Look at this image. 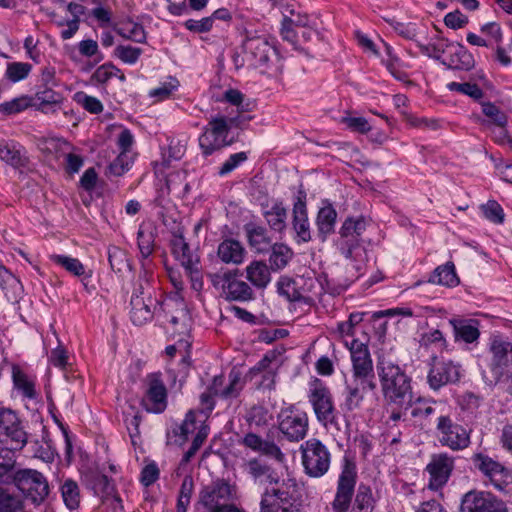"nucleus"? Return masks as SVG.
I'll return each instance as SVG.
<instances>
[{
	"label": "nucleus",
	"mask_w": 512,
	"mask_h": 512,
	"mask_svg": "<svg viewBox=\"0 0 512 512\" xmlns=\"http://www.w3.org/2000/svg\"><path fill=\"white\" fill-rule=\"evenodd\" d=\"M357 472L354 463L345 460L338 477L331 508L333 512H373L376 500L370 486L360 484L356 490Z\"/></svg>",
	"instance_id": "f257e3e1"
},
{
	"label": "nucleus",
	"mask_w": 512,
	"mask_h": 512,
	"mask_svg": "<svg viewBox=\"0 0 512 512\" xmlns=\"http://www.w3.org/2000/svg\"><path fill=\"white\" fill-rule=\"evenodd\" d=\"M376 367L386 403L407 409L413 399L411 378L399 365L384 357L378 359Z\"/></svg>",
	"instance_id": "f03ea898"
},
{
	"label": "nucleus",
	"mask_w": 512,
	"mask_h": 512,
	"mask_svg": "<svg viewBox=\"0 0 512 512\" xmlns=\"http://www.w3.org/2000/svg\"><path fill=\"white\" fill-rule=\"evenodd\" d=\"M274 8L282 15L280 33L282 39L299 49L300 39L298 30L302 29V38L308 41L316 33L315 19L302 11L294 0H271Z\"/></svg>",
	"instance_id": "7ed1b4c3"
},
{
	"label": "nucleus",
	"mask_w": 512,
	"mask_h": 512,
	"mask_svg": "<svg viewBox=\"0 0 512 512\" xmlns=\"http://www.w3.org/2000/svg\"><path fill=\"white\" fill-rule=\"evenodd\" d=\"M489 353L491 358L482 369V379L489 386L508 383V390L512 393V343L494 336L490 342Z\"/></svg>",
	"instance_id": "20e7f679"
},
{
	"label": "nucleus",
	"mask_w": 512,
	"mask_h": 512,
	"mask_svg": "<svg viewBox=\"0 0 512 512\" xmlns=\"http://www.w3.org/2000/svg\"><path fill=\"white\" fill-rule=\"evenodd\" d=\"M35 506L41 505L50 493L46 477L35 469H18L11 476V482Z\"/></svg>",
	"instance_id": "39448f33"
},
{
	"label": "nucleus",
	"mask_w": 512,
	"mask_h": 512,
	"mask_svg": "<svg viewBox=\"0 0 512 512\" xmlns=\"http://www.w3.org/2000/svg\"><path fill=\"white\" fill-rule=\"evenodd\" d=\"M297 501L298 485L295 480L288 479L279 487L264 492L260 510L261 512H300Z\"/></svg>",
	"instance_id": "423d86ee"
},
{
	"label": "nucleus",
	"mask_w": 512,
	"mask_h": 512,
	"mask_svg": "<svg viewBox=\"0 0 512 512\" xmlns=\"http://www.w3.org/2000/svg\"><path fill=\"white\" fill-rule=\"evenodd\" d=\"M236 499L237 487L221 478L200 490L196 505L201 506L207 512H215Z\"/></svg>",
	"instance_id": "0eeeda50"
},
{
	"label": "nucleus",
	"mask_w": 512,
	"mask_h": 512,
	"mask_svg": "<svg viewBox=\"0 0 512 512\" xmlns=\"http://www.w3.org/2000/svg\"><path fill=\"white\" fill-rule=\"evenodd\" d=\"M244 47L247 60L262 73L277 66L278 53L274 41L265 37L250 38Z\"/></svg>",
	"instance_id": "6e6552de"
},
{
	"label": "nucleus",
	"mask_w": 512,
	"mask_h": 512,
	"mask_svg": "<svg viewBox=\"0 0 512 512\" xmlns=\"http://www.w3.org/2000/svg\"><path fill=\"white\" fill-rule=\"evenodd\" d=\"M300 451L302 453V464L307 475L318 478L328 471L330 453L320 440L312 438L305 441L301 445Z\"/></svg>",
	"instance_id": "1a4fd4ad"
},
{
	"label": "nucleus",
	"mask_w": 512,
	"mask_h": 512,
	"mask_svg": "<svg viewBox=\"0 0 512 512\" xmlns=\"http://www.w3.org/2000/svg\"><path fill=\"white\" fill-rule=\"evenodd\" d=\"M309 401L317 420L326 428H338L336 411L330 390L320 380H315L310 390Z\"/></svg>",
	"instance_id": "9d476101"
},
{
	"label": "nucleus",
	"mask_w": 512,
	"mask_h": 512,
	"mask_svg": "<svg viewBox=\"0 0 512 512\" xmlns=\"http://www.w3.org/2000/svg\"><path fill=\"white\" fill-rule=\"evenodd\" d=\"M366 230V222L363 217L357 219L347 218L340 229V250L346 259L357 260L361 256L360 242L362 234Z\"/></svg>",
	"instance_id": "9b49d317"
},
{
	"label": "nucleus",
	"mask_w": 512,
	"mask_h": 512,
	"mask_svg": "<svg viewBox=\"0 0 512 512\" xmlns=\"http://www.w3.org/2000/svg\"><path fill=\"white\" fill-rule=\"evenodd\" d=\"M27 440L28 434L18 415L11 409L0 408V442L10 444L11 449L21 450Z\"/></svg>",
	"instance_id": "f8f14e48"
},
{
	"label": "nucleus",
	"mask_w": 512,
	"mask_h": 512,
	"mask_svg": "<svg viewBox=\"0 0 512 512\" xmlns=\"http://www.w3.org/2000/svg\"><path fill=\"white\" fill-rule=\"evenodd\" d=\"M473 463L495 489L507 491L512 484V471L491 457L478 453L474 455Z\"/></svg>",
	"instance_id": "ddd939ff"
},
{
	"label": "nucleus",
	"mask_w": 512,
	"mask_h": 512,
	"mask_svg": "<svg viewBox=\"0 0 512 512\" xmlns=\"http://www.w3.org/2000/svg\"><path fill=\"white\" fill-rule=\"evenodd\" d=\"M352 360L353 379L368 381L370 390L376 388L372 359L367 345L353 340L349 347Z\"/></svg>",
	"instance_id": "4468645a"
},
{
	"label": "nucleus",
	"mask_w": 512,
	"mask_h": 512,
	"mask_svg": "<svg viewBox=\"0 0 512 512\" xmlns=\"http://www.w3.org/2000/svg\"><path fill=\"white\" fill-rule=\"evenodd\" d=\"M461 512H508L505 503L489 492L471 490L464 494Z\"/></svg>",
	"instance_id": "2eb2a0df"
},
{
	"label": "nucleus",
	"mask_w": 512,
	"mask_h": 512,
	"mask_svg": "<svg viewBox=\"0 0 512 512\" xmlns=\"http://www.w3.org/2000/svg\"><path fill=\"white\" fill-rule=\"evenodd\" d=\"M441 46L442 50L434 48V53L430 56L442 58L443 64L452 69L469 70L474 66V58L463 44L446 42Z\"/></svg>",
	"instance_id": "dca6fc26"
},
{
	"label": "nucleus",
	"mask_w": 512,
	"mask_h": 512,
	"mask_svg": "<svg viewBox=\"0 0 512 512\" xmlns=\"http://www.w3.org/2000/svg\"><path fill=\"white\" fill-rule=\"evenodd\" d=\"M437 429L441 433L440 443L454 451L463 450L470 444L469 431L452 422L448 416H440L438 418Z\"/></svg>",
	"instance_id": "f3484780"
},
{
	"label": "nucleus",
	"mask_w": 512,
	"mask_h": 512,
	"mask_svg": "<svg viewBox=\"0 0 512 512\" xmlns=\"http://www.w3.org/2000/svg\"><path fill=\"white\" fill-rule=\"evenodd\" d=\"M460 379V367L450 360H439L433 357L427 375V381L437 391L445 385L456 383Z\"/></svg>",
	"instance_id": "a211bd4d"
},
{
	"label": "nucleus",
	"mask_w": 512,
	"mask_h": 512,
	"mask_svg": "<svg viewBox=\"0 0 512 512\" xmlns=\"http://www.w3.org/2000/svg\"><path fill=\"white\" fill-rule=\"evenodd\" d=\"M146 396L142 405L148 412L161 413L167 407V389L159 373L148 374L145 379Z\"/></svg>",
	"instance_id": "6ab92c4d"
},
{
	"label": "nucleus",
	"mask_w": 512,
	"mask_h": 512,
	"mask_svg": "<svg viewBox=\"0 0 512 512\" xmlns=\"http://www.w3.org/2000/svg\"><path fill=\"white\" fill-rule=\"evenodd\" d=\"M158 301L146 292L142 284L135 289L130 301V318L135 325L141 326L153 318V309Z\"/></svg>",
	"instance_id": "aec40b11"
},
{
	"label": "nucleus",
	"mask_w": 512,
	"mask_h": 512,
	"mask_svg": "<svg viewBox=\"0 0 512 512\" xmlns=\"http://www.w3.org/2000/svg\"><path fill=\"white\" fill-rule=\"evenodd\" d=\"M454 467V460L447 454L434 455L427 465L430 474L429 488L438 490L448 481Z\"/></svg>",
	"instance_id": "412c9836"
},
{
	"label": "nucleus",
	"mask_w": 512,
	"mask_h": 512,
	"mask_svg": "<svg viewBox=\"0 0 512 512\" xmlns=\"http://www.w3.org/2000/svg\"><path fill=\"white\" fill-rule=\"evenodd\" d=\"M238 269L226 271L227 284H223V292L229 301L246 302L255 298L254 291L245 281L237 278Z\"/></svg>",
	"instance_id": "4be33fe9"
},
{
	"label": "nucleus",
	"mask_w": 512,
	"mask_h": 512,
	"mask_svg": "<svg viewBox=\"0 0 512 512\" xmlns=\"http://www.w3.org/2000/svg\"><path fill=\"white\" fill-rule=\"evenodd\" d=\"M292 224L298 241L308 242L311 240V229L306 209V193L302 189L298 191L297 201L293 206Z\"/></svg>",
	"instance_id": "5701e85b"
},
{
	"label": "nucleus",
	"mask_w": 512,
	"mask_h": 512,
	"mask_svg": "<svg viewBox=\"0 0 512 512\" xmlns=\"http://www.w3.org/2000/svg\"><path fill=\"white\" fill-rule=\"evenodd\" d=\"M279 430L291 442H298L307 434L308 416L305 412L291 413L282 418Z\"/></svg>",
	"instance_id": "b1692460"
},
{
	"label": "nucleus",
	"mask_w": 512,
	"mask_h": 512,
	"mask_svg": "<svg viewBox=\"0 0 512 512\" xmlns=\"http://www.w3.org/2000/svg\"><path fill=\"white\" fill-rule=\"evenodd\" d=\"M235 139L233 130H205L199 137V145L203 153L209 155L215 150L232 144Z\"/></svg>",
	"instance_id": "393cba45"
},
{
	"label": "nucleus",
	"mask_w": 512,
	"mask_h": 512,
	"mask_svg": "<svg viewBox=\"0 0 512 512\" xmlns=\"http://www.w3.org/2000/svg\"><path fill=\"white\" fill-rule=\"evenodd\" d=\"M244 231L250 247L258 253L267 252L273 245L265 227L250 222L244 225Z\"/></svg>",
	"instance_id": "a878e982"
},
{
	"label": "nucleus",
	"mask_w": 512,
	"mask_h": 512,
	"mask_svg": "<svg viewBox=\"0 0 512 512\" xmlns=\"http://www.w3.org/2000/svg\"><path fill=\"white\" fill-rule=\"evenodd\" d=\"M449 323L453 327L456 340H462L465 343H473L478 340L480 336L478 320L452 318L449 320Z\"/></svg>",
	"instance_id": "bb28decb"
},
{
	"label": "nucleus",
	"mask_w": 512,
	"mask_h": 512,
	"mask_svg": "<svg viewBox=\"0 0 512 512\" xmlns=\"http://www.w3.org/2000/svg\"><path fill=\"white\" fill-rule=\"evenodd\" d=\"M245 471L259 483L277 484L279 476L269 465L254 458L245 463Z\"/></svg>",
	"instance_id": "cd10ccee"
},
{
	"label": "nucleus",
	"mask_w": 512,
	"mask_h": 512,
	"mask_svg": "<svg viewBox=\"0 0 512 512\" xmlns=\"http://www.w3.org/2000/svg\"><path fill=\"white\" fill-rule=\"evenodd\" d=\"M89 485L94 493L99 496L103 502L111 501V504L121 503V499L115 495V488L110 479L103 474H94L89 480Z\"/></svg>",
	"instance_id": "c85d7f7f"
},
{
	"label": "nucleus",
	"mask_w": 512,
	"mask_h": 512,
	"mask_svg": "<svg viewBox=\"0 0 512 512\" xmlns=\"http://www.w3.org/2000/svg\"><path fill=\"white\" fill-rule=\"evenodd\" d=\"M179 87V80L176 77L169 75L164 77L157 87L150 89L147 96L151 100V103H161L171 99L178 91Z\"/></svg>",
	"instance_id": "c756f323"
},
{
	"label": "nucleus",
	"mask_w": 512,
	"mask_h": 512,
	"mask_svg": "<svg viewBox=\"0 0 512 512\" xmlns=\"http://www.w3.org/2000/svg\"><path fill=\"white\" fill-rule=\"evenodd\" d=\"M217 254L224 263L240 264L244 259L245 249L239 241L225 239L219 244Z\"/></svg>",
	"instance_id": "7c9ffc66"
},
{
	"label": "nucleus",
	"mask_w": 512,
	"mask_h": 512,
	"mask_svg": "<svg viewBox=\"0 0 512 512\" xmlns=\"http://www.w3.org/2000/svg\"><path fill=\"white\" fill-rule=\"evenodd\" d=\"M246 278L254 287L264 289L271 281L270 268L263 261H252L246 267Z\"/></svg>",
	"instance_id": "2f4dec72"
},
{
	"label": "nucleus",
	"mask_w": 512,
	"mask_h": 512,
	"mask_svg": "<svg viewBox=\"0 0 512 512\" xmlns=\"http://www.w3.org/2000/svg\"><path fill=\"white\" fill-rule=\"evenodd\" d=\"M369 382L351 379L346 381L347 396L345 400V407L349 411L358 409L363 401V392L367 389L370 390Z\"/></svg>",
	"instance_id": "473e14b6"
},
{
	"label": "nucleus",
	"mask_w": 512,
	"mask_h": 512,
	"mask_svg": "<svg viewBox=\"0 0 512 512\" xmlns=\"http://www.w3.org/2000/svg\"><path fill=\"white\" fill-rule=\"evenodd\" d=\"M31 108L40 111H46L48 108L59 105L62 102V95L52 88L45 87L38 90L34 95H30Z\"/></svg>",
	"instance_id": "72a5a7b5"
},
{
	"label": "nucleus",
	"mask_w": 512,
	"mask_h": 512,
	"mask_svg": "<svg viewBox=\"0 0 512 512\" xmlns=\"http://www.w3.org/2000/svg\"><path fill=\"white\" fill-rule=\"evenodd\" d=\"M336 218L337 212L330 204L319 210L316 218V225L322 240H325L327 235L334 231Z\"/></svg>",
	"instance_id": "f704fd0d"
},
{
	"label": "nucleus",
	"mask_w": 512,
	"mask_h": 512,
	"mask_svg": "<svg viewBox=\"0 0 512 512\" xmlns=\"http://www.w3.org/2000/svg\"><path fill=\"white\" fill-rule=\"evenodd\" d=\"M173 254L180 260L187 273L192 274V267L195 265L193 255L188 243L182 235L174 236L172 239Z\"/></svg>",
	"instance_id": "c9c22d12"
},
{
	"label": "nucleus",
	"mask_w": 512,
	"mask_h": 512,
	"mask_svg": "<svg viewBox=\"0 0 512 512\" xmlns=\"http://www.w3.org/2000/svg\"><path fill=\"white\" fill-rule=\"evenodd\" d=\"M270 248V268L274 271L282 270L294 255L292 249L283 243H275Z\"/></svg>",
	"instance_id": "e433bc0d"
},
{
	"label": "nucleus",
	"mask_w": 512,
	"mask_h": 512,
	"mask_svg": "<svg viewBox=\"0 0 512 512\" xmlns=\"http://www.w3.org/2000/svg\"><path fill=\"white\" fill-rule=\"evenodd\" d=\"M0 159L21 171L23 169H29V158L21 149L14 146H2L0 144Z\"/></svg>",
	"instance_id": "4c0bfd02"
},
{
	"label": "nucleus",
	"mask_w": 512,
	"mask_h": 512,
	"mask_svg": "<svg viewBox=\"0 0 512 512\" xmlns=\"http://www.w3.org/2000/svg\"><path fill=\"white\" fill-rule=\"evenodd\" d=\"M299 283V294L301 295V301L310 304L322 295V284L316 278L300 277Z\"/></svg>",
	"instance_id": "58836bf2"
},
{
	"label": "nucleus",
	"mask_w": 512,
	"mask_h": 512,
	"mask_svg": "<svg viewBox=\"0 0 512 512\" xmlns=\"http://www.w3.org/2000/svg\"><path fill=\"white\" fill-rule=\"evenodd\" d=\"M15 449L0 446V481L10 484L16 466Z\"/></svg>",
	"instance_id": "ea45409f"
},
{
	"label": "nucleus",
	"mask_w": 512,
	"mask_h": 512,
	"mask_svg": "<svg viewBox=\"0 0 512 512\" xmlns=\"http://www.w3.org/2000/svg\"><path fill=\"white\" fill-rule=\"evenodd\" d=\"M428 282L444 286H456L459 283V279L456 275L454 264L448 262L443 266L437 267Z\"/></svg>",
	"instance_id": "a19ab883"
},
{
	"label": "nucleus",
	"mask_w": 512,
	"mask_h": 512,
	"mask_svg": "<svg viewBox=\"0 0 512 512\" xmlns=\"http://www.w3.org/2000/svg\"><path fill=\"white\" fill-rule=\"evenodd\" d=\"M112 78H118L121 82L126 80L125 75L112 63L99 66L91 76V81L96 84H106Z\"/></svg>",
	"instance_id": "79ce46f5"
},
{
	"label": "nucleus",
	"mask_w": 512,
	"mask_h": 512,
	"mask_svg": "<svg viewBox=\"0 0 512 512\" xmlns=\"http://www.w3.org/2000/svg\"><path fill=\"white\" fill-rule=\"evenodd\" d=\"M264 217L270 229L276 232L285 230L287 211L281 204H275L270 210L265 211Z\"/></svg>",
	"instance_id": "37998d69"
},
{
	"label": "nucleus",
	"mask_w": 512,
	"mask_h": 512,
	"mask_svg": "<svg viewBox=\"0 0 512 512\" xmlns=\"http://www.w3.org/2000/svg\"><path fill=\"white\" fill-rule=\"evenodd\" d=\"M299 284V279L294 280L287 276H282L277 282V291L281 296H284L291 302L301 301V295L299 294Z\"/></svg>",
	"instance_id": "c03bdc74"
},
{
	"label": "nucleus",
	"mask_w": 512,
	"mask_h": 512,
	"mask_svg": "<svg viewBox=\"0 0 512 512\" xmlns=\"http://www.w3.org/2000/svg\"><path fill=\"white\" fill-rule=\"evenodd\" d=\"M61 494L67 508L74 510L80 504V491L77 483L71 479L64 481L61 486Z\"/></svg>",
	"instance_id": "a18cd8bd"
},
{
	"label": "nucleus",
	"mask_w": 512,
	"mask_h": 512,
	"mask_svg": "<svg viewBox=\"0 0 512 512\" xmlns=\"http://www.w3.org/2000/svg\"><path fill=\"white\" fill-rule=\"evenodd\" d=\"M72 100L91 114H99L104 109L102 102L98 98L88 95L83 91L74 93Z\"/></svg>",
	"instance_id": "49530a36"
},
{
	"label": "nucleus",
	"mask_w": 512,
	"mask_h": 512,
	"mask_svg": "<svg viewBox=\"0 0 512 512\" xmlns=\"http://www.w3.org/2000/svg\"><path fill=\"white\" fill-rule=\"evenodd\" d=\"M30 95H21L10 101L0 104V113L4 115H15L31 108Z\"/></svg>",
	"instance_id": "de8ad7c7"
},
{
	"label": "nucleus",
	"mask_w": 512,
	"mask_h": 512,
	"mask_svg": "<svg viewBox=\"0 0 512 512\" xmlns=\"http://www.w3.org/2000/svg\"><path fill=\"white\" fill-rule=\"evenodd\" d=\"M13 383L17 390L27 398H34L36 395L34 383L18 367L13 368Z\"/></svg>",
	"instance_id": "09e8293b"
},
{
	"label": "nucleus",
	"mask_w": 512,
	"mask_h": 512,
	"mask_svg": "<svg viewBox=\"0 0 512 512\" xmlns=\"http://www.w3.org/2000/svg\"><path fill=\"white\" fill-rule=\"evenodd\" d=\"M32 70V65L26 62L9 63L5 76L13 83L20 82L28 77Z\"/></svg>",
	"instance_id": "8fccbe9b"
},
{
	"label": "nucleus",
	"mask_w": 512,
	"mask_h": 512,
	"mask_svg": "<svg viewBox=\"0 0 512 512\" xmlns=\"http://www.w3.org/2000/svg\"><path fill=\"white\" fill-rule=\"evenodd\" d=\"M137 240L141 256L147 259L154 249V233L151 230L140 227L137 233Z\"/></svg>",
	"instance_id": "3c124183"
},
{
	"label": "nucleus",
	"mask_w": 512,
	"mask_h": 512,
	"mask_svg": "<svg viewBox=\"0 0 512 512\" xmlns=\"http://www.w3.org/2000/svg\"><path fill=\"white\" fill-rule=\"evenodd\" d=\"M480 32L485 36L486 41L489 42V47L493 45H500L503 41V31L497 22H488L480 27Z\"/></svg>",
	"instance_id": "603ef678"
},
{
	"label": "nucleus",
	"mask_w": 512,
	"mask_h": 512,
	"mask_svg": "<svg viewBox=\"0 0 512 512\" xmlns=\"http://www.w3.org/2000/svg\"><path fill=\"white\" fill-rule=\"evenodd\" d=\"M50 258L53 262L62 266L73 275L81 276L85 273V268L83 264L76 258H71L63 255H51Z\"/></svg>",
	"instance_id": "864d4df0"
},
{
	"label": "nucleus",
	"mask_w": 512,
	"mask_h": 512,
	"mask_svg": "<svg viewBox=\"0 0 512 512\" xmlns=\"http://www.w3.org/2000/svg\"><path fill=\"white\" fill-rule=\"evenodd\" d=\"M481 108L487 121L497 126H505L506 116L496 105L490 102L481 103Z\"/></svg>",
	"instance_id": "5fc2aeb1"
},
{
	"label": "nucleus",
	"mask_w": 512,
	"mask_h": 512,
	"mask_svg": "<svg viewBox=\"0 0 512 512\" xmlns=\"http://www.w3.org/2000/svg\"><path fill=\"white\" fill-rule=\"evenodd\" d=\"M22 507V500L5 489L0 488V512H17Z\"/></svg>",
	"instance_id": "6e6d98bb"
},
{
	"label": "nucleus",
	"mask_w": 512,
	"mask_h": 512,
	"mask_svg": "<svg viewBox=\"0 0 512 512\" xmlns=\"http://www.w3.org/2000/svg\"><path fill=\"white\" fill-rule=\"evenodd\" d=\"M446 87L450 91H455L460 94L467 95L476 100L480 99L483 95V92L479 86L472 83L449 82Z\"/></svg>",
	"instance_id": "4d7b16f0"
},
{
	"label": "nucleus",
	"mask_w": 512,
	"mask_h": 512,
	"mask_svg": "<svg viewBox=\"0 0 512 512\" xmlns=\"http://www.w3.org/2000/svg\"><path fill=\"white\" fill-rule=\"evenodd\" d=\"M142 54V50L138 47L130 46V45H119L115 49V55L122 62L133 65L135 64L139 57Z\"/></svg>",
	"instance_id": "13d9d810"
},
{
	"label": "nucleus",
	"mask_w": 512,
	"mask_h": 512,
	"mask_svg": "<svg viewBox=\"0 0 512 512\" xmlns=\"http://www.w3.org/2000/svg\"><path fill=\"white\" fill-rule=\"evenodd\" d=\"M484 216L495 224H502L504 222V211L500 204L494 200H489L481 207Z\"/></svg>",
	"instance_id": "bf43d9fd"
},
{
	"label": "nucleus",
	"mask_w": 512,
	"mask_h": 512,
	"mask_svg": "<svg viewBox=\"0 0 512 512\" xmlns=\"http://www.w3.org/2000/svg\"><path fill=\"white\" fill-rule=\"evenodd\" d=\"M392 31L405 39L413 40L417 36V27L413 23H402L395 19L386 20Z\"/></svg>",
	"instance_id": "052dcab7"
},
{
	"label": "nucleus",
	"mask_w": 512,
	"mask_h": 512,
	"mask_svg": "<svg viewBox=\"0 0 512 512\" xmlns=\"http://www.w3.org/2000/svg\"><path fill=\"white\" fill-rule=\"evenodd\" d=\"M132 158L126 153H120L112 163L108 166L110 175L122 176L130 169Z\"/></svg>",
	"instance_id": "680f3d73"
},
{
	"label": "nucleus",
	"mask_w": 512,
	"mask_h": 512,
	"mask_svg": "<svg viewBox=\"0 0 512 512\" xmlns=\"http://www.w3.org/2000/svg\"><path fill=\"white\" fill-rule=\"evenodd\" d=\"M385 47L386 56L382 58V62L385 64L390 73L396 77L401 78V63L399 58L394 54L393 49L387 43H383Z\"/></svg>",
	"instance_id": "e2e57ef3"
},
{
	"label": "nucleus",
	"mask_w": 512,
	"mask_h": 512,
	"mask_svg": "<svg viewBox=\"0 0 512 512\" xmlns=\"http://www.w3.org/2000/svg\"><path fill=\"white\" fill-rule=\"evenodd\" d=\"M269 418L268 410L263 406H253L246 415L247 422L257 427L266 425Z\"/></svg>",
	"instance_id": "0e129e2a"
},
{
	"label": "nucleus",
	"mask_w": 512,
	"mask_h": 512,
	"mask_svg": "<svg viewBox=\"0 0 512 512\" xmlns=\"http://www.w3.org/2000/svg\"><path fill=\"white\" fill-rule=\"evenodd\" d=\"M229 380L230 382L228 386L220 393V397L223 399L236 398L243 388L241 378L238 373L231 372L229 374Z\"/></svg>",
	"instance_id": "69168bd1"
},
{
	"label": "nucleus",
	"mask_w": 512,
	"mask_h": 512,
	"mask_svg": "<svg viewBox=\"0 0 512 512\" xmlns=\"http://www.w3.org/2000/svg\"><path fill=\"white\" fill-rule=\"evenodd\" d=\"M185 153V145L178 142L173 145L171 142L167 149H164L162 152V162L161 165L163 167H168L171 160H179Z\"/></svg>",
	"instance_id": "338daca9"
},
{
	"label": "nucleus",
	"mask_w": 512,
	"mask_h": 512,
	"mask_svg": "<svg viewBox=\"0 0 512 512\" xmlns=\"http://www.w3.org/2000/svg\"><path fill=\"white\" fill-rule=\"evenodd\" d=\"M78 50L82 56L95 57L97 62L103 59V55L99 51L98 43L92 39H86L79 42Z\"/></svg>",
	"instance_id": "774afa93"
}]
</instances>
